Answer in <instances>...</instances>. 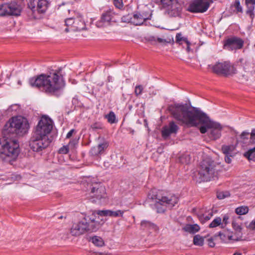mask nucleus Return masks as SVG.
Wrapping results in <instances>:
<instances>
[{
	"mask_svg": "<svg viewBox=\"0 0 255 255\" xmlns=\"http://www.w3.org/2000/svg\"><path fill=\"white\" fill-rule=\"evenodd\" d=\"M168 110L173 118L180 125L190 127L201 125L202 133L210 129L211 138L217 139L220 137L223 127L218 122L211 120L204 113L195 108L190 107L187 104H175L168 107Z\"/></svg>",
	"mask_w": 255,
	"mask_h": 255,
	"instance_id": "obj_1",
	"label": "nucleus"
},
{
	"mask_svg": "<svg viewBox=\"0 0 255 255\" xmlns=\"http://www.w3.org/2000/svg\"><path fill=\"white\" fill-rule=\"evenodd\" d=\"M29 128L28 121L24 117L19 116L10 119L3 128L5 138L0 140V154L16 158L19 152V143L16 139L6 136L10 134L22 135L28 131Z\"/></svg>",
	"mask_w": 255,
	"mask_h": 255,
	"instance_id": "obj_2",
	"label": "nucleus"
},
{
	"mask_svg": "<svg viewBox=\"0 0 255 255\" xmlns=\"http://www.w3.org/2000/svg\"><path fill=\"white\" fill-rule=\"evenodd\" d=\"M61 71L59 69L49 75L42 74L31 78L29 83L31 87H36L47 94L59 96L65 85Z\"/></svg>",
	"mask_w": 255,
	"mask_h": 255,
	"instance_id": "obj_3",
	"label": "nucleus"
},
{
	"mask_svg": "<svg viewBox=\"0 0 255 255\" xmlns=\"http://www.w3.org/2000/svg\"><path fill=\"white\" fill-rule=\"evenodd\" d=\"M95 218L86 216L79 222L73 225L71 233L73 236H79L86 232H96L100 227L99 222L96 221Z\"/></svg>",
	"mask_w": 255,
	"mask_h": 255,
	"instance_id": "obj_4",
	"label": "nucleus"
},
{
	"mask_svg": "<svg viewBox=\"0 0 255 255\" xmlns=\"http://www.w3.org/2000/svg\"><path fill=\"white\" fill-rule=\"evenodd\" d=\"M148 197L155 200V206L158 213H163L165 210L164 206L170 209L172 208L178 201V198L173 195L160 197L157 194V191L155 189L150 191Z\"/></svg>",
	"mask_w": 255,
	"mask_h": 255,
	"instance_id": "obj_5",
	"label": "nucleus"
},
{
	"mask_svg": "<svg viewBox=\"0 0 255 255\" xmlns=\"http://www.w3.org/2000/svg\"><path fill=\"white\" fill-rule=\"evenodd\" d=\"M89 197L93 203H101L107 197L105 187L94 178L89 179L87 183Z\"/></svg>",
	"mask_w": 255,
	"mask_h": 255,
	"instance_id": "obj_6",
	"label": "nucleus"
},
{
	"mask_svg": "<svg viewBox=\"0 0 255 255\" xmlns=\"http://www.w3.org/2000/svg\"><path fill=\"white\" fill-rule=\"evenodd\" d=\"M198 174L200 175V182L208 181L217 177L218 170L216 163L210 158L204 159L200 163Z\"/></svg>",
	"mask_w": 255,
	"mask_h": 255,
	"instance_id": "obj_7",
	"label": "nucleus"
},
{
	"mask_svg": "<svg viewBox=\"0 0 255 255\" xmlns=\"http://www.w3.org/2000/svg\"><path fill=\"white\" fill-rule=\"evenodd\" d=\"M75 13L74 11H73ZM86 28V24L82 17L78 13L65 19L64 24L61 27L64 32L68 33L83 30Z\"/></svg>",
	"mask_w": 255,
	"mask_h": 255,
	"instance_id": "obj_8",
	"label": "nucleus"
},
{
	"mask_svg": "<svg viewBox=\"0 0 255 255\" xmlns=\"http://www.w3.org/2000/svg\"><path fill=\"white\" fill-rule=\"evenodd\" d=\"M51 142V140L48 136L32 134L29 145L33 151L39 152L46 148Z\"/></svg>",
	"mask_w": 255,
	"mask_h": 255,
	"instance_id": "obj_9",
	"label": "nucleus"
},
{
	"mask_svg": "<svg viewBox=\"0 0 255 255\" xmlns=\"http://www.w3.org/2000/svg\"><path fill=\"white\" fill-rule=\"evenodd\" d=\"M155 3H160L166 8V12L170 16H178L182 9V4L177 0H153Z\"/></svg>",
	"mask_w": 255,
	"mask_h": 255,
	"instance_id": "obj_10",
	"label": "nucleus"
},
{
	"mask_svg": "<svg viewBox=\"0 0 255 255\" xmlns=\"http://www.w3.org/2000/svg\"><path fill=\"white\" fill-rule=\"evenodd\" d=\"M50 3L49 0H29L28 7L31 10L33 17L37 18L38 14L45 13Z\"/></svg>",
	"mask_w": 255,
	"mask_h": 255,
	"instance_id": "obj_11",
	"label": "nucleus"
},
{
	"mask_svg": "<svg viewBox=\"0 0 255 255\" xmlns=\"http://www.w3.org/2000/svg\"><path fill=\"white\" fill-rule=\"evenodd\" d=\"M22 7L16 1H11L0 4V16H19L20 15Z\"/></svg>",
	"mask_w": 255,
	"mask_h": 255,
	"instance_id": "obj_12",
	"label": "nucleus"
},
{
	"mask_svg": "<svg viewBox=\"0 0 255 255\" xmlns=\"http://www.w3.org/2000/svg\"><path fill=\"white\" fill-rule=\"evenodd\" d=\"M52 128L51 120L48 117L42 116L32 134L48 136Z\"/></svg>",
	"mask_w": 255,
	"mask_h": 255,
	"instance_id": "obj_13",
	"label": "nucleus"
},
{
	"mask_svg": "<svg viewBox=\"0 0 255 255\" xmlns=\"http://www.w3.org/2000/svg\"><path fill=\"white\" fill-rule=\"evenodd\" d=\"M151 13L148 12H135L133 14H128L123 16L122 21L125 22L131 23L135 25H140L146 20L150 19Z\"/></svg>",
	"mask_w": 255,
	"mask_h": 255,
	"instance_id": "obj_14",
	"label": "nucleus"
},
{
	"mask_svg": "<svg viewBox=\"0 0 255 255\" xmlns=\"http://www.w3.org/2000/svg\"><path fill=\"white\" fill-rule=\"evenodd\" d=\"M213 72L217 74L228 76L236 73V69L229 61L217 62L212 66Z\"/></svg>",
	"mask_w": 255,
	"mask_h": 255,
	"instance_id": "obj_15",
	"label": "nucleus"
},
{
	"mask_svg": "<svg viewBox=\"0 0 255 255\" xmlns=\"http://www.w3.org/2000/svg\"><path fill=\"white\" fill-rule=\"evenodd\" d=\"M209 0H195L188 7V10L192 12H204L209 8Z\"/></svg>",
	"mask_w": 255,
	"mask_h": 255,
	"instance_id": "obj_16",
	"label": "nucleus"
},
{
	"mask_svg": "<svg viewBox=\"0 0 255 255\" xmlns=\"http://www.w3.org/2000/svg\"><path fill=\"white\" fill-rule=\"evenodd\" d=\"M244 41L237 37H232L224 41V48L228 50H236L241 49L244 45Z\"/></svg>",
	"mask_w": 255,
	"mask_h": 255,
	"instance_id": "obj_17",
	"label": "nucleus"
},
{
	"mask_svg": "<svg viewBox=\"0 0 255 255\" xmlns=\"http://www.w3.org/2000/svg\"><path fill=\"white\" fill-rule=\"evenodd\" d=\"M114 15V12L111 9L107 10L102 14L101 19L97 22V26L103 27L109 25L111 21H115Z\"/></svg>",
	"mask_w": 255,
	"mask_h": 255,
	"instance_id": "obj_18",
	"label": "nucleus"
},
{
	"mask_svg": "<svg viewBox=\"0 0 255 255\" xmlns=\"http://www.w3.org/2000/svg\"><path fill=\"white\" fill-rule=\"evenodd\" d=\"M179 127L173 121L170 122L168 126L162 128L161 130L162 136L164 138H168L172 134H176Z\"/></svg>",
	"mask_w": 255,
	"mask_h": 255,
	"instance_id": "obj_19",
	"label": "nucleus"
},
{
	"mask_svg": "<svg viewBox=\"0 0 255 255\" xmlns=\"http://www.w3.org/2000/svg\"><path fill=\"white\" fill-rule=\"evenodd\" d=\"M250 142L252 144H255V128L251 131ZM244 156L249 160L255 161V146L246 152Z\"/></svg>",
	"mask_w": 255,
	"mask_h": 255,
	"instance_id": "obj_20",
	"label": "nucleus"
},
{
	"mask_svg": "<svg viewBox=\"0 0 255 255\" xmlns=\"http://www.w3.org/2000/svg\"><path fill=\"white\" fill-rule=\"evenodd\" d=\"M219 236L223 242L225 243H229L231 241H236L237 239L233 238L232 232L229 230H225L223 232H219Z\"/></svg>",
	"mask_w": 255,
	"mask_h": 255,
	"instance_id": "obj_21",
	"label": "nucleus"
},
{
	"mask_svg": "<svg viewBox=\"0 0 255 255\" xmlns=\"http://www.w3.org/2000/svg\"><path fill=\"white\" fill-rule=\"evenodd\" d=\"M245 3L248 8L246 13L253 19L254 16V10L255 6V0H245Z\"/></svg>",
	"mask_w": 255,
	"mask_h": 255,
	"instance_id": "obj_22",
	"label": "nucleus"
},
{
	"mask_svg": "<svg viewBox=\"0 0 255 255\" xmlns=\"http://www.w3.org/2000/svg\"><path fill=\"white\" fill-rule=\"evenodd\" d=\"M141 228L143 230H149L156 231L157 227L154 223L146 220L142 221L140 223Z\"/></svg>",
	"mask_w": 255,
	"mask_h": 255,
	"instance_id": "obj_23",
	"label": "nucleus"
},
{
	"mask_svg": "<svg viewBox=\"0 0 255 255\" xmlns=\"http://www.w3.org/2000/svg\"><path fill=\"white\" fill-rule=\"evenodd\" d=\"M183 230L186 232L194 234L199 231L200 227L197 224H187L183 228Z\"/></svg>",
	"mask_w": 255,
	"mask_h": 255,
	"instance_id": "obj_24",
	"label": "nucleus"
},
{
	"mask_svg": "<svg viewBox=\"0 0 255 255\" xmlns=\"http://www.w3.org/2000/svg\"><path fill=\"white\" fill-rule=\"evenodd\" d=\"M242 79L246 81L249 80H252L253 79L255 78V72H245V73L242 75Z\"/></svg>",
	"mask_w": 255,
	"mask_h": 255,
	"instance_id": "obj_25",
	"label": "nucleus"
},
{
	"mask_svg": "<svg viewBox=\"0 0 255 255\" xmlns=\"http://www.w3.org/2000/svg\"><path fill=\"white\" fill-rule=\"evenodd\" d=\"M95 213H96L97 214H98V215H99L100 216H105V217L109 216V217H110V216H111V210H98V211H95L92 214L91 217H94L95 218L94 214Z\"/></svg>",
	"mask_w": 255,
	"mask_h": 255,
	"instance_id": "obj_26",
	"label": "nucleus"
},
{
	"mask_svg": "<svg viewBox=\"0 0 255 255\" xmlns=\"http://www.w3.org/2000/svg\"><path fill=\"white\" fill-rule=\"evenodd\" d=\"M92 242L98 247H102L104 245L103 239L99 237L95 236L91 238Z\"/></svg>",
	"mask_w": 255,
	"mask_h": 255,
	"instance_id": "obj_27",
	"label": "nucleus"
},
{
	"mask_svg": "<svg viewBox=\"0 0 255 255\" xmlns=\"http://www.w3.org/2000/svg\"><path fill=\"white\" fill-rule=\"evenodd\" d=\"M249 208L247 206H241L237 208L235 212L239 215H245L249 212Z\"/></svg>",
	"mask_w": 255,
	"mask_h": 255,
	"instance_id": "obj_28",
	"label": "nucleus"
},
{
	"mask_svg": "<svg viewBox=\"0 0 255 255\" xmlns=\"http://www.w3.org/2000/svg\"><path fill=\"white\" fill-rule=\"evenodd\" d=\"M251 135L249 132L244 131L242 132L240 135V139H237V141H240L244 143H246L247 140L249 139V136Z\"/></svg>",
	"mask_w": 255,
	"mask_h": 255,
	"instance_id": "obj_29",
	"label": "nucleus"
},
{
	"mask_svg": "<svg viewBox=\"0 0 255 255\" xmlns=\"http://www.w3.org/2000/svg\"><path fill=\"white\" fill-rule=\"evenodd\" d=\"M106 118L110 124H114L117 122L116 115L112 111L110 112L108 115L106 116Z\"/></svg>",
	"mask_w": 255,
	"mask_h": 255,
	"instance_id": "obj_30",
	"label": "nucleus"
},
{
	"mask_svg": "<svg viewBox=\"0 0 255 255\" xmlns=\"http://www.w3.org/2000/svg\"><path fill=\"white\" fill-rule=\"evenodd\" d=\"M222 219L220 217H217L209 224V227L210 228H215L220 225L221 226Z\"/></svg>",
	"mask_w": 255,
	"mask_h": 255,
	"instance_id": "obj_31",
	"label": "nucleus"
},
{
	"mask_svg": "<svg viewBox=\"0 0 255 255\" xmlns=\"http://www.w3.org/2000/svg\"><path fill=\"white\" fill-rule=\"evenodd\" d=\"M176 42L179 43V44H182L183 42H188V40L187 38L184 37L182 36L181 33H177L176 35Z\"/></svg>",
	"mask_w": 255,
	"mask_h": 255,
	"instance_id": "obj_32",
	"label": "nucleus"
},
{
	"mask_svg": "<svg viewBox=\"0 0 255 255\" xmlns=\"http://www.w3.org/2000/svg\"><path fill=\"white\" fill-rule=\"evenodd\" d=\"M191 160V157L189 154H184L179 157V161L183 164H188Z\"/></svg>",
	"mask_w": 255,
	"mask_h": 255,
	"instance_id": "obj_33",
	"label": "nucleus"
},
{
	"mask_svg": "<svg viewBox=\"0 0 255 255\" xmlns=\"http://www.w3.org/2000/svg\"><path fill=\"white\" fill-rule=\"evenodd\" d=\"M193 242L195 245L202 246L204 244V239L199 235H196L194 237Z\"/></svg>",
	"mask_w": 255,
	"mask_h": 255,
	"instance_id": "obj_34",
	"label": "nucleus"
},
{
	"mask_svg": "<svg viewBox=\"0 0 255 255\" xmlns=\"http://www.w3.org/2000/svg\"><path fill=\"white\" fill-rule=\"evenodd\" d=\"M124 212L122 210L116 211L111 210V216L112 217H123Z\"/></svg>",
	"mask_w": 255,
	"mask_h": 255,
	"instance_id": "obj_35",
	"label": "nucleus"
},
{
	"mask_svg": "<svg viewBox=\"0 0 255 255\" xmlns=\"http://www.w3.org/2000/svg\"><path fill=\"white\" fill-rule=\"evenodd\" d=\"M90 127L93 130H96L97 129H102L103 125L100 122H95L91 125Z\"/></svg>",
	"mask_w": 255,
	"mask_h": 255,
	"instance_id": "obj_36",
	"label": "nucleus"
},
{
	"mask_svg": "<svg viewBox=\"0 0 255 255\" xmlns=\"http://www.w3.org/2000/svg\"><path fill=\"white\" fill-rule=\"evenodd\" d=\"M108 146V144L107 142H104L102 143L98 144V146H97V148H98L99 150V152L101 154H102L104 150L107 148Z\"/></svg>",
	"mask_w": 255,
	"mask_h": 255,
	"instance_id": "obj_37",
	"label": "nucleus"
},
{
	"mask_svg": "<svg viewBox=\"0 0 255 255\" xmlns=\"http://www.w3.org/2000/svg\"><path fill=\"white\" fill-rule=\"evenodd\" d=\"M229 192H218L217 194V198L219 199H223L226 197L230 196Z\"/></svg>",
	"mask_w": 255,
	"mask_h": 255,
	"instance_id": "obj_38",
	"label": "nucleus"
},
{
	"mask_svg": "<svg viewBox=\"0 0 255 255\" xmlns=\"http://www.w3.org/2000/svg\"><path fill=\"white\" fill-rule=\"evenodd\" d=\"M232 226L233 229L237 232H240L242 230V227L241 225L237 223L235 220L232 222Z\"/></svg>",
	"mask_w": 255,
	"mask_h": 255,
	"instance_id": "obj_39",
	"label": "nucleus"
},
{
	"mask_svg": "<svg viewBox=\"0 0 255 255\" xmlns=\"http://www.w3.org/2000/svg\"><path fill=\"white\" fill-rule=\"evenodd\" d=\"M143 88L141 85H137L135 87L134 93L136 96L141 95L142 93Z\"/></svg>",
	"mask_w": 255,
	"mask_h": 255,
	"instance_id": "obj_40",
	"label": "nucleus"
},
{
	"mask_svg": "<svg viewBox=\"0 0 255 255\" xmlns=\"http://www.w3.org/2000/svg\"><path fill=\"white\" fill-rule=\"evenodd\" d=\"M113 3L119 9H121L124 6L123 0H113Z\"/></svg>",
	"mask_w": 255,
	"mask_h": 255,
	"instance_id": "obj_41",
	"label": "nucleus"
},
{
	"mask_svg": "<svg viewBox=\"0 0 255 255\" xmlns=\"http://www.w3.org/2000/svg\"><path fill=\"white\" fill-rule=\"evenodd\" d=\"M212 216H213V214L212 213H210L208 214V215L203 214L200 217V220L203 223L209 220Z\"/></svg>",
	"mask_w": 255,
	"mask_h": 255,
	"instance_id": "obj_42",
	"label": "nucleus"
},
{
	"mask_svg": "<svg viewBox=\"0 0 255 255\" xmlns=\"http://www.w3.org/2000/svg\"><path fill=\"white\" fill-rule=\"evenodd\" d=\"M90 154L91 155L93 156H97L99 154H100L99 150L97 146H94L91 148L90 151Z\"/></svg>",
	"mask_w": 255,
	"mask_h": 255,
	"instance_id": "obj_43",
	"label": "nucleus"
},
{
	"mask_svg": "<svg viewBox=\"0 0 255 255\" xmlns=\"http://www.w3.org/2000/svg\"><path fill=\"white\" fill-rule=\"evenodd\" d=\"M229 217L228 215H225L223 218V222H221V228H224L229 223Z\"/></svg>",
	"mask_w": 255,
	"mask_h": 255,
	"instance_id": "obj_44",
	"label": "nucleus"
},
{
	"mask_svg": "<svg viewBox=\"0 0 255 255\" xmlns=\"http://www.w3.org/2000/svg\"><path fill=\"white\" fill-rule=\"evenodd\" d=\"M234 6L238 12H242V7L240 4L239 0H236Z\"/></svg>",
	"mask_w": 255,
	"mask_h": 255,
	"instance_id": "obj_45",
	"label": "nucleus"
},
{
	"mask_svg": "<svg viewBox=\"0 0 255 255\" xmlns=\"http://www.w3.org/2000/svg\"><path fill=\"white\" fill-rule=\"evenodd\" d=\"M223 152L225 155H230L231 153V148L228 146H223L222 148Z\"/></svg>",
	"mask_w": 255,
	"mask_h": 255,
	"instance_id": "obj_46",
	"label": "nucleus"
},
{
	"mask_svg": "<svg viewBox=\"0 0 255 255\" xmlns=\"http://www.w3.org/2000/svg\"><path fill=\"white\" fill-rule=\"evenodd\" d=\"M69 151V148L68 146H63L61 147L59 150V153L61 154H66Z\"/></svg>",
	"mask_w": 255,
	"mask_h": 255,
	"instance_id": "obj_47",
	"label": "nucleus"
},
{
	"mask_svg": "<svg viewBox=\"0 0 255 255\" xmlns=\"http://www.w3.org/2000/svg\"><path fill=\"white\" fill-rule=\"evenodd\" d=\"M19 109V105L15 104L11 105L9 108V111H17Z\"/></svg>",
	"mask_w": 255,
	"mask_h": 255,
	"instance_id": "obj_48",
	"label": "nucleus"
},
{
	"mask_svg": "<svg viewBox=\"0 0 255 255\" xmlns=\"http://www.w3.org/2000/svg\"><path fill=\"white\" fill-rule=\"evenodd\" d=\"M156 41L158 43H162V44H164V43H166L168 42L165 39L162 38H157Z\"/></svg>",
	"mask_w": 255,
	"mask_h": 255,
	"instance_id": "obj_49",
	"label": "nucleus"
},
{
	"mask_svg": "<svg viewBox=\"0 0 255 255\" xmlns=\"http://www.w3.org/2000/svg\"><path fill=\"white\" fill-rule=\"evenodd\" d=\"M248 227L250 229L255 230V221H252L249 224Z\"/></svg>",
	"mask_w": 255,
	"mask_h": 255,
	"instance_id": "obj_50",
	"label": "nucleus"
},
{
	"mask_svg": "<svg viewBox=\"0 0 255 255\" xmlns=\"http://www.w3.org/2000/svg\"><path fill=\"white\" fill-rule=\"evenodd\" d=\"M75 129H72L71 130H70L67 134V135H66V138H69L71 137V136L72 135L73 133L75 132Z\"/></svg>",
	"mask_w": 255,
	"mask_h": 255,
	"instance_id": "obj_51",
	"label": "nucleus"
},
{
	"mask_svg": "<svg viewBox=\"0 0 255 255\" xmlns=\"http://www.w3.org/2000/svg\"><path fill=\"white\" fill-rule=\"evenodd\" d=\"M229 155H226L225 157V160L227 163H230L231 162V158L230 156H229Z\"/></svg>",
	"mask_w": 255,
	"mask_h": 255,
	"instance_id": "obj_52",
	"label": "nucleus"
},
{
	"mask_svg": "<svg viewBox=\"0 0 255 255\" xmlns=\"http://www.w3.org/2000/svg\"><path fill=\"white\" fill-rule=\"evenodd\" d=\"M208 245L211 247H213L215 246V244L212 239L208 240Z\"/></svg>",
	"mask_w": 255,
	"mask_h": 255,
	"instance_id": "obj_53",
	"label": "nucleus"
},
{
	"mask_svg": "<svg viewBox=\"0 0 255 255\" xmlns=\"http://www.w3.org/2000/svg\"><path fill=\"white\" fill-rule=\"evenodd\" d=\"M157 37L155 36H150L148 37V40L150 41H156Z\"/></svg>",
	"mask_w": 255,
	"mask_h": 255,
	"instance_id": "obj_54",
	"label": "nucleus"
},
{
	"mask_svg": "<svg viewBox=\"0 0 255 255\" xmlns=\"http://www.w3.org/2000/svg\"><path fill=\"white\" fill-rule=\"evenodd\" d=\"M185 43L187 44L186 50L188 51H190V43L189 41H188V42H185Z\"/></svg>",
	"mask_w": 255,
	"mask_h": 255,
	"instance_id": "obj_55",
	"label": "nucleus"
},
{
	"mask_svg": "<svg viewBox=\"0 0 255 255\" xmlns=\"http://www.w3.org/2000/svg\"><path fill=\"white\" fill-rule=\"evenodd\" d=\"M233 255H242L240 253L236 252V253H234Z\"/></svg>",
	"mask_w": 255,
	"mask_h": 255,
	"instance_id": "obj_56",
	"label": "nucleus"
},
{
	"mask_svg": "<svg viewBox=\"0 0 255 255\" xmlns=\"http://www.w3.org/2000/svg\"><path fill=\"white\" fill-rule=\"evenodd\" d=\"M18 84L19 85H21V81H18Z\"/></svg>",
	"mask_w": 255,
	"mask_h": 255,
	"instance_id": "obj_57",
	"label": "nucleus"
},
{
	"mask_svg": "<svg viewBox=\"0 0 255 255\" xmlns=\"http://www.w3.org/2000/svg\"><path fill=\"white\" fill-rule=\"evenodd\" d=\"M72 84H76V82L74 80H73L72 82Z\"/></svg>",
	"mask_w": 255,
	"mask_h": 255,
	"instance_id": "obj_58",
	"label": "nucleus"
}]
</instances>
